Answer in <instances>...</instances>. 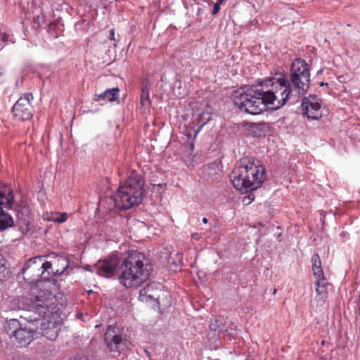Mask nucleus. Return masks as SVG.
Here are the masks:
<instances>
[{"instance_id": "obj_6", "label": "nucleus", "mask_w": 360, "mask_h": 360, "mask_svg": "<svg viewBox=\"0 0 360 360\" xmlns=\"http://www.w3.org/2000/svg\"><path fill=\"white\" fill-rule=\"evenodd\" d=\"M265 103L279 108L285 104L292 91L290 84L283 75L278 78L271 77L262 81L259 84Z\"/></svg>"}, {"instance_id": "obj_2", "label": "nucleus", "mask_w": 360, "mask_h": 360, "mask_svg": "<svg viewBox=\"0 0 360 360\" xmlns=\"http://www.w3.org/2000/svg\"><path fill=\"white\" fill-rule=\"evenodd\" d=\"M265 168L253 157L245 156L236 163L229 174L233 186L242 193L260 188L265 180Z\"/></svg>"}, {"instance_id": "obj_38", "label": "nucleus", "mask_w": 360, "mask_h": 360, "mask_svg": "<svg viewBox=\"0 0 360 360\" xmlns=\"http://www.w3.org/2000/svg\"><path fill=\"white\" fill-rule=\"evenodd\" d=\"M54 25H54L53 23H50V24H49V28H51V27H52V26H54Z\"/></svg>"}, {"instance_id": "obj_26", "label": "nucleus", "mask_w": 360, "mask_h": 360, "mask_svg": "<svg viewBox=\"0 0 360 360\" xmlns=\"http://www.w3.org/2000/svg\"><path fill=\"white\" fill-rule=\"evenodd\" d=\"M9 36L5 33L0 32V47L2 48L8 41Z\"/></svg>"}, {"instance_id": "obj_32", "label": "nucleus", "mask_w": 360, "mask_h": 360, "mask_svg": "<svg viewBox=\"0 0 360 360\" xmlns=\"http://www.w3.org/2000/svg\"><path fill=\"white\" fill-rule=\"evenodd\" d=\"M39 18H39V16H37V17H34V22H34V25H35V24H37V26H39V23H40V22H39Z\"/></svg>"}, {"instance_id": "obj_11", "label": "nucleus", "mask_w": 360, "mask_h": 360, "mask_svg": "<svg viewBox=\"0 0 360 360\" xmlns=\"http://www.w3.org/2000/svg\"><path fill=\"white\" fill-rule=\"evenodd\" d=\"M162 285L159 283H151L148 284L143 289L140 290L139 300L142 302L149 303L153 306L167 305L168 302H165V299L167 300L169 295L166 291L162 290Z\"/></svg>"}, {"instance_id": "obj_23", "label": "nucleus", "mask_w": 360, "mask_h": 360, "mask_svg": "<svg viewBox=\"0 0 360 360\" xmlns=\"http://www.w3.org/2000/svg\"><path fill=\"white\" fill-rule=\"evenodd\" d=\"M211 120V112L203 111L199 114L198 117V123L200 124V129L205 126Z\"/></svg>"}, {"instance_id": "obj_34", "label": "nucleus", "mask_w": 360, "mask_h": 360, "mask_svg": "<svg viewBox=\"0 0 360 360\" xmlns=\"http://www.w3.org/2000/svg\"><path fill=\"white\" fill-rule=\"evenodd\" d=\"M198 236H199V235H198V233H193V234H192V237H193V238H195V239H198Z\"/></svg>"}, {"instance_id": "obj_33", "label": "nucleus", "mask_w": 360, "mask_h": 360, "mask_svg": "<svg viewBox=\"0 0 360 360\" xmlns=\"http://www.w3.org/2000/svg\"><path fill=\"white\" fill-rule=\"evenodd\" d=\"M71 360H88V359L86 356H79L77 359H71Z\"/></svg>"}, {"instance_id": "obj_12", "label": "nucleus", "mask_w": 360, "mask_h": 360, "mask_svg": "<svg viewBox=\"0 0 360 360\" xmlns=\"http://www.w3.org/2000/svg\"><path fill=\"white\" fill-rule=\"evenodd\" d=\"M104 341L107 348L114 356H118L127 348V341L123 339L117 326H109L104 334Z\"/></svg>"}, {"instance_id": "obj_40", "label": "nucleus", "mask_w": 360, "mask_h": 360, "mask_svg": "<svg viewBox=\"0 0 360 360\" xmlns=\"http://www.w3.org/2000/svg\"><path fill=\"white\" fill-rule=\"evenodd\" d=\"M224 1V0H219V3H223Z\"/></svg>"}, {"instance_id": "obj_14", "label": "nucleus", "mask_w": 360, "mask_h": 360, "mask_svg": "<svg viewBox=\"0 0 360 360\" xmlns=\"http://www.w3.org/2000/svg\"><path fill=\"white\" fill-rule=\"evenodd\" d=\"M119 264L116 257H110L103 260L98 261L94 264V269L98 275L106 278L117 276Z\"/></svg>"}, {"instance_id": "obj_8", "label": "nucleus", "mask_w": 360, "mask_h": 360, "mask_svg": "<svg viewBox=\"0 0 360 360\" xmlns=\"http://www.w3.org/2000/svg\"><path fill=\"white\" fill-rule=\"evenodd\" d=\"M65 269V268H63L61 271H54L50 262L46 261L44 256H39L28 259L24 264L21 273L25 280L35 283L47 280L48 278L44 275L46 272H48V274H61Z\"/></svg>"}, {"instance_id": "obj_21", "label": "nucleus", "mask_w": 360, "mask_h": 360, "mask_svg": "<svg viewBox=\"0 0 360 360\" xmlns=\"http://www.w3.org/2000/svg\"><path fill=\"white\" fill-rule=\"evenodd\" d=\"M313 274L315 278L324 276V273L321 266V261L318 254H314L311 258Z\"/></svg>"}, {"instance_id": "obj_20", "label": "nucleus", "mask_w": 360, "mask_h": 360, "mask_svg": "<svg viewBox=\"0 0 360 360\" xmlns=\"http://www.w3.org/2000/svg\"><path fill=\"white\" fill-rule=\"evenodd\" d=\"M224 324H225L224 318L221 316H216L214 319V320H211L210 323V328L211 330H212L214 331L219 330L221 332H224V333H226L228 335L231 334L230 331L228 328H226V329L224 328Z\"/></svg>"}, {"instance_id": "obj_5", "label": "nucleus", "mask_w": 360, "mask_h": 360, "mask_svg": "<svg viewBox=\"0 0 360 360\" xmlns=\"http://www.w3.org/2000/svg\"><path fill=\"white\" fill-rule=\"evenodd\" d=\"M20 318L26 322L15 319H10L6 322L5 328L11 338H14L20 347H25L37 338L39 318L28 311L25 315H20Z\"/></svg>"}, {"instance_id": "obj_30", "label": "nucleus", "mask_w": 360, "mask_h": 360, "mask_svg": "<svg viewBox=\"0 0 360 360\" xmlns=\"http://www.w3.org/2000/svg\"><path fill=\"white\" fill-rule=\"evenodd\" d=\"M110 33V39L112 40V41H115V30L114 29H111L109 32Z\"/></svg>"}, {"instance_id": "obj_25", "label": "nucleus", "mask_w": 360, "mask_h": 360, "mask_svg": "<svg viewBox=\"0 0 360 360\" xmlns=\"http://www.w3.org/2000/svg\"><path fill=\"white\" fill-rule=\"evenodd\" d=\"M141 94H149L150 82L148 79H143L141 83Z\"/></svg>"}, {"instance_id": "obj_19", "label": "nucleus", "mask_w": 360, "mask_h": 360, "mask_svg": "<svg viewBox=\"0 0 360 360\" xmlns=\"http://www.w3.org/2000/svg\"><path fill=\"white\" fill-rule=\"evenodd\" d=\"M120 89L117 87L106 89L104 92L101 94H96L94 98L96 101L99 99L107 100L108 101L112 102L117 100L119 98Z\"/></svg>"}, {"instance_id": "obj_39", "label": "nucleus", "mask_w": 360, "mask_h": 360, "mask_svg": "<svg viewBox=\"0 0 360 360\" xmlns=\"http://www.w3.org/2000/svg\"><path fill=\"white\" fill-rule=\"evenodd\" d=\"M62 261L65 262L66 267H67L68 266V264H67L66 261L65 259H62Z\"/></svg>"}, {"instance_id": "obj_41", "label": "nucleus", "mask_w": 360, "mask_h": 360, "mask_svg": "<svg viewBox=\"0 0 360 360\" xmlns=\"http://www.w3.org/2000/svg\"><path fill=\"white\" fill-rule=\"evenodd\" d=\"M276 292V289H274V294H275Z\"/></svg>"}, {"instance_id": "obj_37", "label": "nucleus", "mask_w": 360, "mask_h": 360, "mask_svg": "<svg viewBox=\"0 0 360 360\" xmlns=\"http://www.w3.org/2000/svg\"><path fill=\"white\" fill-rule=\"evenodd\" d=\"M322 72H323V69H321V70H319L317 72V74H318V75H320V74H321Z\"/></svg>"}, {"instance_id": "obj_15", "label": "nucleus", "mask_w": 360, "mask_h": 360, "mask_svg": "<svg viewBox=\"0 0 360 360\" xmlns=\"http://www.w3.org/2000/svg\"><path fill=\"white\" fill-rule=\"evenodd\" d=\"M302 112L309 120H318L321 117L319 102L311 101L309 98H303L302 101Z\"/></svg>"}, {"instance_id": "obj_36", "label": "nucleus", "mask_w": 360, "mask_h": 360, "mask_svg": "<svg viewBox=\"0 0 360 360\" xmlns=\"http://www.w3.org/2000/svg\"><path fill=\"white\" fill-rule=\"evenodd\" d=\"M202 222H203L204 224H207V218H205V217L202 218Z\"/></svg>"}, {"instance_id": "obj_16", "label": "nucleus", "mask_w": 360, "mask_h": 360, "mask_svg": "<svg viewBox=\"0 0 360 360\" xmlns=\"http://www.w3.org/2000/svg\"><path fill=\"white\" fill-rule=\"evenodd\" d=\"M315 278V290L316 292L315 299L317 302L323 303L328 297V291L332 288V285L327 281L325 276Z\"/></svg>"}, {"instance_id": "obj_4", "label": "nucleus", "mask_w": 360, "mask_h": 360, "mask_svg": "<svg viewBox=\"0 0 360 360\" xmlns=\"http://www.w3.org/2000/svg\"><path fill=\"white\" fill-rule=\"evenodd\" d=\"M152 268L144 254L129 251L117 269L120 284L127 288H136L147 281Z\"/></svg>"}, {"instance_id": "obj_13", "label": "nucleus", "mask_w": 360, "mask_h": 360, "mask_svg": "<svg viewBox=\"0 0 360 360\" xmlns=\"http://www.w3.org/2000/svg\"><path fill=\"white\" fill-rule=\"evenodd\" d=\"M33 96L31 93L23 94L13 107V112L15 117L20 120H28L33 116V107L31 101Z\"/></svg>"}, {"instance_id": "obj_35", "label": "nucleus", "mask_w": 360, "mask_h": 360, "mask_svg": "<svg viewBox=\"0 0 360 360\" xmlns=\"http://www.w3.org/2000/svg\"><path fill=\"white\" fill-rule=\"evenodd\" d=\"M328 84L326 83V82H321L320 84H319V86H328Z\"/></svg>"}, {"instance_id": "obj_28", "label": "nucleus", "mask_w": 360, "mask_h": 360, "mask_svg": "<svg viewBox=\"0 0 360 360\" xmlns=\"http://www.w3.org/2000/svg\"><path fill=\"white\" fill-rule=\"evenodd\" d=\"M67 214L66 213H63L60 215L59 217H58L56 221L59 222V223H63L64 221H65L67 220Z\"/></svg>"}, {"instance_id": "obj_1", "label": "nucleus", "mask_w": 360, "mask_h": 360, "mask_svg": "<svg viewBox=\"0 0 360 360\" xmlns=\"http://www.w3.org/2000/svg\"><path fill=\"white\" fill-rule=\"evenodd\" d=\"M55 297L50 291H38L28 304V312L37 316L40 328L38 334H41L50 340H54L60 330L61 319L53 312Z\"/></svg>"}, {"instance_id": "obj_17", "label": "nucleus", "mask_w": 360, "mask_h": 360, "mask_svg": "<svg viewBox=\"0 0 360 360\" xmlns=\"http://www.w3.org/2000/svg\"><path fill=\"white\" fill-rule=\"evenodd\" d=\"M15 212L17 217L22 221H26L31 212L27 200L22 196L20 200L15 201L13 209Z\"/></svg>"}, {"instance_id": "obj_27", "label": "nucleus", "mask_w": 360, "mask_h": 360, "mask_svg": "<svg viewBox=\"0 0 360 360\" xmlns=\"http://www.w3.org/2000/svg\"><path fill=\"white\" fill-rule=\"evenodd\" d=\"M222 3H219V0L217 1V2L214 4V6H213V8H212V15H216L219 13V10H220V5Z\"/></svg>"}, {"instance_id": "obj_9", "label": "nucleus", "mask_w": 360, "mask_h": 360, "mask_svg": "<svg viewBox=\"0 0 360 360\" xmlns=\"http://www.w3.org/2000/svg\"><path fill=\"white\" fill-rule=\"evenodd\" d=\"M290 81L300 96L305 95L310 86V71L305 60L296 58L290 66Z\"/></svg>"}, {"instance_id": "obj_10", "label": "nucleus", "mask_w": 360, "mask_h": 360, "mask_svg": "<svg viewBox=\"0 0 360 360\" xmlns=\"http://www.w3.org/2000/svg\"><path fill=\"white\" fill-rule=\"evenodd\" d=\"M14 205V192L12 187L0 181V232L14 226L10 214L4 209L12 210Z\"/></svg>"}, {"instance_id": "obj_22", "label": "nucleus", "mask_w": 360, "mask_h": 360, "mask_svg": "<svg viewBox=\"0 0 360 360\" xmlns=\"http://www.w3.org/2000/svg\"><path fill=\"white\" fill-rule=\"evenodd\" d=\"M10 270L6 266V260L0 257V281L7 279L10 276Z\"/></svg>"}, {"instance_id": "obj_31", "label": "nucleus", "mask_w": 360, "mask_h": 360, "mask_svg": "<svg viewBox=\"0 0 360 360\" xmlns=\"http://www.w3.org/2000/svg\"><path fill=\"white\" fill-rule=\"evenodd\" d=\"M94 266H90V265H86L84 269L89 271H91V272H94L95 271L96 272V270L94 268Z\"/></svg>"}, {"instance_id": "obj_29", "label": "nucleus", "mask_w": 360, "mask_h": 360, "mask_svg": "<svg viewBox=\"0 0 360 360\" xmlns=\"http://www.w3.org/2000/svg\"><path fill=\"white\" fill-rule=\"evenodd\" d=\"M303 98H309L311 101L318 102L317 96L314 94H310L308 97H304Z\"/></svg>"}, {"instance_id": "obj_18", "label": "nucleus", "mask_w": 360, "mask_h": 360, "mask_svg": "<svg viewBox=\"0 0 360 360\" xmlns=\"http://www.w3.org/2000/svg\"><path fill=\"white\" fill-rule=\"evenodd\" d=\"M268 125L265 122H250L247 124V130L254 137L264 136L268 131Z\"/></svg>"}, {"instance_id": "obj_24", "label": "nucleus", "mask_w": 360, "mask_h": 360, "mask_svg": "<svg viewBox=\"0 0 360 360\" xmlns=\"http://www.w3.org/2000/svg\"><path fill=\"white\" fill-rule=\"evenodd\" d=\"M141 104L142 106L148 108L150 105V101L149 98V94H141L140 96Z\"/></svg>"}, {"instance_id": "obj_3", "label": "nucleus", "mask_w": 360, "mask_h": 360, "mask_svg": "<svg viewBox=\"0 0 360 360\" xmlns=\"http://www.w3.org/2000/svg\"><path fill=\"white\" fill-rule=\"evenodd\" d=\"M142 175L131 170L126 180L120 184L115 196L106 197L104 201L108 205V209L129 210L141 203L146 191Z\"/></svg>"}, {"instance_id": "obj_7", "label": "nucleus", "mask_w": 360, "mask_h": 360, "mask_svg": "<svg viewBox=\"0 0 360 360\" xmlns=\"http://www.w3.org/2000/svg\"><path fill=\"white\" fill-rule=\"evenodd\" d=\"M264 100V96L262 94L261 88L252 86L246 91L236 95L233 101L241 111L251 115H258L266 109L267 103Z\"/></svg>"}]
</instances>
